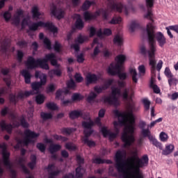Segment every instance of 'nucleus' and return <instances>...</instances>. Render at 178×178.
<instances>
[{"instance_id":"nucleus-25","label":"nucleus","mask_w":178,"mask_h":178,"mask_svg":"<svg viewBox=\"0 0 178 178\" xmlns=\"http://www.w3.org/2000/svg\"><path fill=\"white\" fill-rule=\"evenodd\" d=\"M31 13L33 19H40V16H41L40 8H38V6H37L32 7Z\"/></svg>"},{"instance_id":"nucleus-41","label":"nucleus","mask_w":178,"mask_h":178,"mask_svg":"<svg viewBox=\"0 0 178 178\" xmlns=\"http://www.w3.org/2000/svg\"><path fill=\"white\" fill-rule=\"evenodd\" d=\"M43 44L45 46V48H47V49H52V43L48 38H44V39H43Z\"/></svg>"},{"instance_id":"nucleus-3","label":"nucleus","mask_w":178,"mask_h":178,"mask_svg":"<svg viewBox=\"0 0 178 178\" xmlns=\"http://www.w3.org/2000/svg\"><path fill=\"white\" fill-rule=\"evenodd\" d=\"M48 62H50L51 66L55 67H60V64L58 63L56 60V56L54 53L47 54L44 58H38L35 60L34 57L29 56L26 60V67L28 69H35L36 67H40L43 70H49V65Z\"/></svg>"},{"instance_id":"nucleus-53","label":"nucleus","mask_w":178,"mask_h":178,"mask_svg":"<svg viewBox=\"0 0 178 178\" xmlns=\"http://www.w3.org/2000/svg\"><path fill=\"white\" fill-rule=\"evenodd\" d=\"M36 148H38V149H39V151H40V152H45V149H46L47 147L45 146V145L44 143H38L36 145Z\"/></svg>"},{"instance_id":"nucleus-62","label":"nucleus","mask_w":178,"mask_h":178,"mask_svg":"<svg viewBox=\"0 0 178 178\" xmlns=\"http://www.w3.org/2000/svg\"><path fill=\"white\" fill-rule=\"evenodd\" d=\"M41 86H45L47 84V76L45 74H42V76H40Z\"/></svg>"},{"instance_id":"nucleus-29","label":"nucleus","mask_w":178,"mask_h":178,"mask_svg":"<svg viewBox=\"0 0 178 178\" xmlns=\"http://www.w3.org/2000/svg\"><path fill=\"white\" fill-rule=\"evenodd\" d=\"M113 43L118 47H122L123 45V37L119 34L115 35L113 38Z\"/></svg>"},{"instance_id":"nucleus-5","label":"nucleus","mask_w":178,"mask_h":178,"mask_svg":"<svg viewBox=\"0 0 178 178\" xmlns=\"http://www.w3.org/2000/svg\"><path fill=\"white\" fill-rule=\"evenodd\" d=\"M115 168L119 173H123V178H144L140 172L130 174L126 170V161L123 160V152L118 150L115 153Z\"/></svg>"},{"instance_id":"nucleus-44","label":"nucleus","mask_w":178,"mask_h":178,"mask_svg":"<svg viewBox=\"0 0 178 178\" xmlns=\"http://www.w3.org/2000/svg\"><path fill=\"white\" fill-rule=\"evenodd\" d=\"M65 148L68 149V151H76V149H77V147L72 142L65 143Z\"/></svg>"},{"instance_id":"nucleus-30","label":"nucleus","mask_w":178,"mask_h":178,"mask_svg":"<svg viewBox=\"0 0 178 178\" xmlns=\"http://www.w3.org/2000/svg\"><path fill=\"white\" fill-rule=\"evenodd\" d=\"M50 154H55V152H58V151H60L62 149V146L58 144H51L49 147Z\"/></svg>"},{"instance_id":"nucleus-36","label":"nucleus","mask_w":178,"mask_h":178,"mask_svg":"<svg viewBox=\"0 0 178 178\" xmlns=\"http://www.w3.org/2000/svg\"><path fill=\"white\" fill-rule=\"evenodd\" d=\"M82 142L83 143V144L88 145V147H89L90 148L95 147V145H97V143H95V142H94L93 140H89L87 138H82Z\"/></svg>"},{"instance_id":"nucleus-11","label":"nucleus","mask_w":178,"mask_h":178,"mask_svg":"<svg viewBox=\"0 0 178 178\" xmlns=\"http://www.w3.org/2000/svg\"><path fill=\"white\" fill-rule=\"evenodd\" d=\"M120 88L111 87V97H105L104 98V104H108L109 105H116L119 101L117 95H120Z\"/></svg>"},{"instance_id":"nucleus-50","label":"nucleus","mask_w":178,"mask_h":178,"mask_svg":"<svg viewBox=\"0 0 178 178\" xmlns=\"http://www.w3.org/2000/svg\"><path fill=\"white\" fill-rule=\"evenodd\" d=\"M46 106L50 111H56V109H58V106H56V104H55L54 102L47 103L46 104Z\"/></svg>"},{"instance_id":"nucleus-17","label":"nucleus","mask_w":178,"mask_h":178,"mask_svg":"<svg viewBox=\"0 0 178 178\" xmlns=\"http://www.w3.org/2000/svg\"><path fill=\"white\" fill-rule=\"evenodd\" d=\"M0 127L1 129V131H6L8 134H12L14 129L12 124H6V121L4 120L0 122Z\"/></svg>"},{"instance_id":"nucleus-61","label":"nucleus","mask_w":178,"mask_h":178,"mask_svg":"<svg viewBox=\"0 0 178 178\" xmlns=\"http://www.w3.org/2000/svg\"><path fill=\"white\" fill-rule=\"evenodd\" d=\"M74 79L76 83H81L83 80H84V78H83V76H81V74L79 73L75 74Z\"/></svg>"},{"instance_id":"nucleus-15","label":"nucleus","mask_w":178,"mask_h":178,"mask_svg":"<svg viewBox=\"0 0 178 178\" xmlns=\"http://www.w3.org/2000/svg\"><path fill=\"white\" fill-rule=\"evenodd\" d=\"M149 58V65L151 66L152 79L156 76V60H155V54L154 53L147 54Z\"/></svg>"},{"instance_id":"nucleus-64","label":"nucleus","mask_w":178,"mask_h":178,"mask_svg":"<svg viewBox=\"0 0 178 178\" xmlns=\"http://www.w3.org/2000/svg\"><path fill=\"white\" fill-rule=\"evenodd\" d=\"M9 113V107H4L3 109L1 111V115L2 116H6Z\"/></svg>"},{"instance_id":"nucleus-22","label":"nucleus","mask_w":178,"mask_h":178,"mask_svg":"<svg viewBox=\"0 0 178 178\" xmlns=\"http://www.w3.org/2000/svg\"><path fill=\"white\" fill-rule=\"evenodd\" d=\"M87 84H92L97 83L99 80V76H97L95 74H89L86 77Z\"/></svg>"},{"instance_id":"nucleus-35","label":"nucleus","mask_w":178,"mask_h":178,"mask_svg":"<svg viewBox=\"0 0 178 178\" xmlns=\"http://www.w3.org/2000/svg\"><path fill=\"white\" fill-rule=\"evenodd\" d=\"M136 29H140V24L136 21H133L129 25V30L131 33H134V31H136Z\"/></svg>"},{"instance_id":"nucleus-19","label":"nucleus","mask_w":178,"mask_h":178,"mask_svg":"<svg viewBox=\"0 0 178 178\" xmlns=\"http://www.w3.org/2000/svg\"><path fill=\"white\" fill-rule=\"evenodd\" d=\"M84 29V22L81 17H79L74 24V27L72 28V32L76 31V30H83Z\"/></svg>"},{"instance_id":"nucleus-2","label":"nucleus","mask_w":178,"mask_h":178,"mask_svg":"<svg viewBox=\"0 0 178 178\" xmlns=\"http://www.w3.org/2000/svg\"><path fill=\"white\" fill-rule=\"evenodd\" d=\"M134 108L131 107L128 111L120 112L118 110H114V115L118 118V122L115 121L113 122L114 127L118 133H119V129L116 128L119 124L121 126H125V131L121 135V140L124 143V148L131 147L136 142V138H134V124H136V117L133 113ZM121 118V119H120Z\"/></svg>"},{"instance_id":"nucleus-39","label":"nucleus","mask_w":178,"mask_h":178,"mask_svg":"<svg viewBox=\"0 0 178 178\" xmlns=\"http://www.w3.org/2000/svg\"><path fill=\"white\" fill-rule=\"evenodd\" d=\"M97 93L94 92H91L90 95L88 96L86 101L89 104H91V102H94V101H95V98H97Z\"/></svg>"},{"instance_id":"nucleus-10","label":"nucleus","mask_w":178,"mask_h":178,"mask_svg":"<svg viewBox=\"0 0 178 178\" xmlns=\"http://www.w3.org/2000/svg\"><path fill=\"white\" fill-rule=\"evenodd\" d=\"M107 73L110 76H116L118 75L120 80H126L127 79V74L126 72H122V68L119 65H114L112 63L107 70Z\"/></svg>"},{"instance_id":"nucleus-12","label":"nucleus","mask_w":178,"mask_h":178,"mask_svg":"<svg viewBox=\"0 0 178 178\" xmlns=\"http://www.w3.org/2000/svg\"><path fill=\"white\" fill-rule=\"evenodd\" d=\"M0 148H2V158H3V163L4 166L8 168V169H12L13 165L10 163V153L6 150V145L3 143V145H0Z\"/></svg>"},{"instance_id":"nucleus-47","label":"nucleus","mask_w":178,"mask_h":178,"mask_svg":"<svg viewBox=\"0 0 178 178\" xmlns=\"http://www.w3.org/2000/svg\"><path fill=\"white\" fill-rule=\"evenodd\" d=\"M129 72L132 76V81H134V83H137L138 79H137V71L136 69H131Z\"/></svg>"},{"instance_id":"nucleus-6","label":"nucleus","mask_w":178,"mask_h":178,"mask_svg":"<svg viewBox=\"0 0 178 178\" xmlns=\"http://www.w3.org/2000/svg\"><path fill=\"white\" fill-rule=\"evenodd\" d=\"M42 87L41 83L40 82H33L31 83V88L32 90L30 91H25L23 92H19L17 95L10 94L9 98L10 101L13 104H17L19 102V99H23L24 98H27L30 97V95H34L35 94H40V89Z\"/></svg>"},{"instance_id":"nucleus-4","label":"nucleus","mask_w":178,"mask_h":178,"mask_svg":"<svg viewBox=\"0 0 178 178\" xmlns=\"http://www.w3.org/2000/svg\"><path fill=\"white\" fill-rule=\"evenodd\" d=\"M92 5H95V1L90 0H86L81 6V10L83 13V17L86 22H88V20H95L97 17L102 16L104 20L108 19L109 16V10L106 8H99V10H96L95 13H90L88 11L90 8H91Z\"/></svg>"},{"instance_id":"nucleus-37","label":"nucleus","mask_w":178,"mask_h":178,"mask_svg":"<svg viewBox=\"0 0 178 178\" xmlns=\"http://www.w3.org/2000/svg\"><path fill=\"white\" fill-rule=\"evenodd\" d=\"M168 83L170 87L176 86L178 83V79L174 76H172L170 78H168Z\"/></svg>"},{"instance_id":"nucleus-8","label":"nucleus","mask_w":178,"mask_h":178,"mask_svg":"<svg viewBox=\"0 0 178 178\" xmlns=\"http://www.w3.org/2000/svg\"><path fill=\"white\" fill-rule=\"evenodd\" d=\"M133 156L130 159V161L132 163L136 162V164L134 165L133 167V174L136 175L140 173V168H144V166H147L148 165V159L147 155H144L141 159L138 158V152L137 150L133 152Z\"/></svg>"},{"instance_id":"nucleus-60","label":"nucleus","mask_w":178,"mask_h":178,"mask_svg":"<svg viewBox=\"0 0 178 178\" xmlns=\"http://www.w3.org/2000/svg\"><path fill=\"white\" fill-rule=\"evenodd\" d=\"M76 60L78 63H83L84 62V53H81L80 54L76 56Z\"/></svg>"},{"instance_id":"nucleus-28","label":"nucleus","mask_w":178,"mask_h":178,"mask_svg":"<svg viewBox=\"0 0 178 178\" xmlns=\"http://www.w3.org/2000/svg\"><path fill=\"white\" fill-rule=\"evenodd\" d=\"M60 131L61 134H63V136H70V134L76 131V129L72 127H63L60 129Z\"/></svg>"},{"instance_id":"nucleus-31","label":"nucleus","mask_w":178,"mask_h":178,"mask_svg":"<svg viewBox=\"0 0 178 178\" xmlns=\"http://www.w3.org/2000/svg\"><path fill=\"white\" fill-rule=\"evenodd\" d=\"M154 83H155V79L152 78L150 81V88H152L155 94H159V92H161V89H159V87H158V85L155 84Z\"/></svg>"},{"instance_id":"nucleus-57","label":"nucleus","mask_w":178,"mask_h":178,"mask_svg":"<svg viewBox=\"0 0 178 178\" xmlns=\"http://www.w3.org/2000/svg\"><path fill=\"white\" fill-rule=\"evenodd\" d=\"M17 45L20 48H26L29 45V43L26 40H20L17 42Z\"/></svg>"},{"instance_id":"nucleus-46","label":"nucleus","mask_w":178,"mask_h":178,"mask_svg":"<svg viewBox=\"0 0 178 178\" xmlns=\"http://www.w3.org/2000/svg\"><path fill=\"white\" fill-rule=\"evenodd\" d=\"M67 87L70 90H74V88H76V82H74V80L71 79L70 81H67Z\"/></svg>"},{"instance_id":"nucleus-48","label":"nucleus","mask_w":178,"mask_h":178,"mask_svg":"<svg viewBox=\"0 0 178 178\" xmlns=\"http://www.w3.org/2000/svg\"><path fill=\"white\" fill-rule=\"evenodd\" d=\"M101 54V49H99V46H96L93 50V53L90 54L91 58L94 59L96 56H98Z\"/></svg>"},{"instance_id":"nucleus-63","label":"nucleus","mask_w":178,"mask_h":178,"mask_svg":"<svg viewBox=\"0 0 178 178\" xmlns=\"http://www.w3.org/2000/svg\"><path fill=\"white\" fill-rule=\"evenodd\" d=\"M3 17L6 22H9V20H10V17H12V14H10L9 11H6L3 14Z\"/></svg>"},{"instance_id":"nucleus-38","label":"nucleus","mask_w":178,"mask_h":178,"mask_svg":"<svg viewBox=\"0 0 178 178\" xmlns=\"http://www.w3.org/2000/svg\"><path fill=\"white\" fill-rule=\"evenodd\" d=\"M106 88H107L106 86H104V85H102V86H95L94 87V91L97 94H102V91H105Z\"/></svg>"},{"instance_id":"nucleus-7","label":"nucleus","mask_w":178,"mask_h":178,"mask_svg":"<svg viewBox=\"0 0 178 178\" xmlns=\"http://www.w3.org/2000/svg\"><path fill=\"white\" fill-rule=\"evenodd\" d=\"M19 122L22 127L26 129L24 131V134L26 138L23 141V144L26 145V147H27L29 144H33L34 140L33 138H38V137H40V134H37L35 131L29 129L30 124H29L27 120H26V116H24V115H22L20 116Z\"/></svg>"},{"instance_id":"nucleus-49","label":"nucleus","mask_w":178,"mask_h":178,"mask_svg":"<svg viewBox=\"0 0 178 178\" xmlns=\"http://www.w3.org/2000/svg\"><path fill=\"white\" fill-rule=\"evenodd\" d=\"M121 22H122L121 17H114L109 22L110 24H120V23H121Z\"/></svg>"},{"instance_id":"nucleus-33","label":"nucleus","mask_w":178,"mask_h":178,"mask_svg":"<svg viewBox=\"0 0 178 178\" xmlns=\"http://www.w3.org/2000/svg\"><path fill=\"white\" fill-rule=\"evenodd\" d=\"M8 47H9V42L6 40H3L1 45V52L4 55H6L8 52Z\"/></svg>"},{"instance_id":"nucleus-56","label":"nucleus","mask_w":178,"mask_h":178,"mask_svg":"<svg viewBox=\"0 0 178 178\" xmlns=\"http://www.w3.org/2000/svg\"><path fill=\"white\" fill-rule=\"evenodd\" d=\"M129 91H130V89H129V88L124 89V91L122 92V98H123V99H125V101H127V99H129Z\"/></svg>"},{"instance_id":"nucleus-59","label":"nucleus","mask_w":178,"mask_h":178,"mask_svg":"<svg viewBox=\"0 0 178 178\" xmlns=\"http://www.w3.org/2000/svg\"><path fill=\"white\" fill-rule=\"evenodd\" d=\"M160 140L161 141H162L163 143H166V141H168V134H166L165 132H161L160 134Z\"/></svg>"},{"instance_id":"nucleus-42","label":"nucleus","mask_w":178,"mask_h":178,"mask_svg":"<svg viewBox=\"0 0 178 178\" xmlns=\"http://www.w3.org/2000/svg\"><path fill=\"white\" fill-rule=\"evenodd\" d=\"M53 138L54 140H56V141H63V143H66V141L69 140V138H66L65 136H62L58 134L53 135Z\"/></svg>"},{"instance_id":"nucleus-51","label":"nucleus","mask_w":178,"mask_h":178,"mask_svg":"<svg viewBox=\"0 0 178 178\" xmlns=\"http://www.w3.org/2000/svg\"><path fill=\"white\" fill-rule=\"evenodd\" d=\"M45 100V97L42 95H38L36 96L35 101L37 104L41 105V104H44V101Z\"/></svg>"},{"instance_id":"nucleus-45","label":"nucleus","mask_w":178,"mask_h":178,"mask_svg":"<svg viewBox=\"0 0 178 178\" xmlns=\"http://www.w3.org/2000/svg\"><path fill=\"white\" fill-rule=\"evenodd\" d=\"M40 117L42 118V120H49V119H52V114L50 113H44L42 112L40 113Z\"/></svg>"},{"instance_id":"nucleus-20","label":"nucleus","mask_w":178,"mask_h":178,"mask_svg":"<svg viewBox=\"0 0 178 178\" xmlns=\"http://www.w3.org/2000/svg\"><path fill=\"white\" fill-rule=\"evenodd\" d=\"M20 74L24 77L26 84H30V83H31V74L29 70H22Z\"/></svg>"},{"instance_id":"nucleus-18","label":"nucleus","mask_w":178,"mask_h":178,"mask_svg":"<svg viewBox=\"0 0 178 178\" xmlns=\"http://www.w3.org/2000/svg\"><path fill=\"white\" fill-rule=\"evenodd\" d=\"M101 131L104 137L106 138V137H108V140H110V141H113V140H115V138L118 137V134H119L118 132L117 134L112 133L111 132V131L108 130V129H106V127H102Z\"/></svg>"},{"instance_id":"nucleus-13","label":"nucleus","mask_w":178,"mask_h":178,"mask_svg":"<svg viewBox=\"0 0 178 178\" xmlns=\"http://www.w3.org/2000/svg\"><path fill=\"white\" fill-rule=\"evenodd\" d=\"M108 3L107 4V8L109 9L110 12H118L122 13L123 12V8H126V6L123 5L122 2L116 3L115 0H106Z\"/></svg>"},{"instance_id":"nucleus-55","label":"nucleus","mask_w":178,"mask_h":178,"mask_svg":"<svg viewBox=\"0 0 178 178\" xmlns=\"http://www.w3.org/2000/svg\"><path fill=\"white\" fill-rule=\"evenodd\" d=\"M92 163H96V165H102L105 163V159L101 158H95L92 160Z\"/></svg>"},{"instance_id":"nucleus-1","label":"nucleus","mask_w":178,"mask_h":178,"mask_svg":"<svg viewBox=\"0 0 178 178\" xmlns=\"http://www.w3.org/2000/svg\"><path fill=\"white\" fill-rule=\"evenodd\" d=\"M146 6L148 8L147 13L144 15L145 19H148L150 20L147 24L146 31L147 34V38L149 41V50H147L145 46L140 47V54L143 56H147V54H152L155 55L156 52V47L155 46V39L156 40L159 47L163 48L165 44H166V38L163 35L162 32L155 33V26H154V15L152 14V10L149 8L154 6V0H145Z\"/></svg>"},{"instance_id":"nucleus-14","label":"nucleus","mask_w":178,"mask_h":178,"mask_svg":"<svg viewBox=\"0 0 178 178\" xmlns=\"http://www.w3.org/2000/svg\"><path fill=\"white\" fill-rule=\"evenodd\" d=\"M76 162L79 166L76 168V177L81 178L84 173V168L82 167V165H84V158L81 157L80 155H77Z\"/></svg>"},{"instance_id":"nucleus-54","label":"nucleus","mask_w":178,"mask_h":178,"mask_svg":"<svg viewBox=\"0 0 178 178\" xmlns=\"http://www.w3.org/2000/svg\"><path fill=\"white\" fill-rule=\"evenodd\" d=\"M164 74L168 79H170V77H173V74L172 71H170V68L166 67L164 71Z\"/></svg>"},{"instance_id":"nucleus-24","label":"nucleus","mask_w":178,"mask_h":178,"mask_svg":"<svg viewBox=\"0 0 178 178\" xmlns=\"http://www.w3.org/2000/svg\"><path fill=\"white\" fill-rule=\"evenodd\" d=\"M115 60L117 61V63H113V65H118L120 68H122V65H123V63H124L126 61V56L120 54L115 57Z\"/></svg>"},{"instance_id":"nucleus-27","label":"nucleus","mask_w":178,"mask_h":178,"mask_svg":"<svg viewBox=\"0 0 178 178\" xmlns=\"http://www.w3.org/2000/svg\"><path fill=\"white\" fill-rule=\"evenodd\" d=\"M95 126V122L90 118L89 119V122L83 121L82 122V127L83 129H87L88 130H92V127Z\"/></svg>"},{"instance_id":"nucleus-58","label":"nucleus","mask_w":178,"mask_h":178,"mask_svg":"<svg viewBox=\"0 0 178 178\" xmlns=\"http://www.w3.org/2000/svg\"><path fill=\"white\" fill-rule=\"evenodd\" d=\"M93 133H94V130L92 129H89V130L84 129L83 134L85 137L83 138H88V137H90L91 134H92Z\"/></svg>"},{"instance_id":"nucleus-23","label":"nucleus","mask_w":178,"mask_h":178,"mask_svg":"<svg viewBox=\"0 0 178 178\" xmlns=\"http://www.w3.org/2000/svg\"><path fill=\"white\" fill-rule=\"evenodd\" d=\"M162 155H170L175 151V145L170 144L165 146V149H162Z\"/></svg>"},{"instance_id":"nucleus-34","label":"nucleus","mask_w":178,"mask_h":178,"mask_svg":"<svg viewBox=\"0 0 178 178\" xmlns=\"http://www.w3.org/2000/svg\"><path fill=\"white\" fill-rule=\"evenodd\" d=\"M140 134L143 137H147L149 140H151V138H153L154 137V136L151 135V131H149V129H142Z\"/></svg>"},{"instance_id":"nucleus-52","label":"nucleus","mask_w":178,"mask_h":178,"mask_svg":"<svg viewBox=\"0 0 178 178\" xmlns=\"http://www.w3.org/2000/svg\"><path fill=\"white\" fill-rule=\"evenodd\" d=\"M143 104L145 111H149V106H151V102L148 99H143Z\"/></svg>"},{"instance_id":"nucleus-21","label":"nucleus","mask_w":178,"mask_h":178,"mask_svg":"<svg viewBox=\"0 0 178 178\" xmlns=\"http://www.w3.org/2000/svg\"><path fill=\"white\" fill-rule=\"evenodd\" d=\"M83 116V112L77 110H74L70 112L69 118L71 120H74V119H79V118H81Z\"/></svg>"},{"instance_id":"nucleus-43","label":"nucleus","mask_w":178,"mask_h":178,"mask_svg":"<svg viewBox=\"0 0 178 178\" xmlns=\"http://www.w3.org/2000/svg\"><path fill=\"white\" fill-rule=\"evenodd\" d=\"M23 58H24V53L21 50L17 51V60L18 63H22L23 62Z\"/></svg>"},{"instance_id":"nucleus-9","label":"nucleus","mask_w":178,"mask_h":178,"mask_svg":"<svg viewBox=\"0 0 178 178\" xmlns=\"http://www.w3.org/2000/svg\"><path fill=\"white\" fill-rule=\"evenodd\" d=\"M39 27H44L47 30L53 33V34H56L58 33V28H56L52 22H44L42 21L32 23L31 25L29 26V30L30 31H37Z\"/></svg>"},{"instance_id":"nucleus-32","label":"nucleus","mask_w":178,"mask_h":178,"mask_svg":"<svg viewBox=\"0 0 178 178\" xmlns=\"http://www.w3.org/2000/svg\"><path fill=\"white\" fill-rule=\"evenodd\" d=\"M150 141L152 143V145H154V147L159 148V149H160L161 151L163 149V146L162 145V143L158 141V140H156L155 137L153 136L152 138H151Z\"/></svg>"},{"instance_id":"nucleus-40","label":"nucleus","mask_w":178,"mask_h":178,"mask_svg":"<svg viewBox=\"0 0 178 178\" xmlns=\"http://www.w3.org/2000/svg\"><path fill=\"white\" fill-rule=\"evenodd\" d=\"M84 99V96L79 93H74L72 96V100L75 102L76 101H83Z\"/></svg>"},{"instance_id":"nucleus-26","label":"nucleus","mask_w":178,"mask_h":178,"mask_svg":"<svg viewBox=\"0 0 178 178\" xmlns=\"http://www.w3.org/2000/svg\"><path fill=\"white\" fill-rule=\"evenodd\" d=\"M49 76H50L51 77H54V76L60 77V76H62V70H60V68L59 67L51 70L49 71Z\"/></svg>"},{"instance_id":"nucleus-16","label":"nucleus","mask_w":178,"mask_h":178,"mask_svg":"<svg viewBox=\"0 0 178 178\" xmlns=\"http://www.w3.org/2000/svg\"><path fill=\"white\" fill-rule=\"evenodd\" d=\"M51 13L53 16L56 17L58 20H60V19H63L65 17V11L62 10V8H58L56 6L52 5L51 8Z\"/></svg>"}]
</instances>
